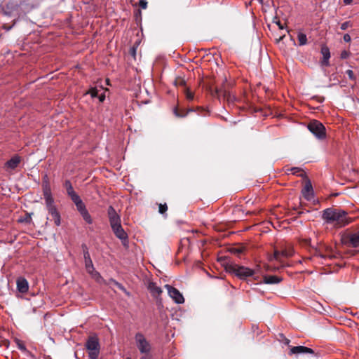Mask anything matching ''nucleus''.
I'll return each instance as SVG.
<instances>
[{
    "label": "nucleus",
    "mask_w": 359,
    "mask_h": 359,
    "mask_svg": "<svg viewBox=\"0 0 359 359\" xmlns=\"http://www.w3.org/2000/svg\"><path fill=\"white\" fill-rule=\"evenodd\" d=\"M302 194L306 201H311L313 200V190L309 181L306 182L304 187L302 190Z\"/></svg>",
    "instance_id": "9d476101"
},
{
    "label": "nucleus",
    "mask_w": 359,
    "mask_h": 359,
    "mask_svg": "<svg viewBox=\"0 0 359 359\" xmlns=\"http://www.w3.org/2000/svg\"><path fill=\"white\" fill-rule=\"evenodd\" d=\"M323 219L325 223L335 228H341L350 223L347 213L338 208H327L323 212Z\"/></svg>",
    "instance_id": "f257e3e1"
},
{
    "label": "nucleus",
    "mask_w": 359,
    "mask_h": 359,
    "mask_svg": "<svg viewBox=\"0 0 359 359\" xmlns=\"http://www.w3.org/2000/svg\"><path fill=\"white\" fill-rule=\"evenodd\" d=\"M135 48H133V54L135 55Z\"/></svg>",
    "instance_id": "c03bdc74"
},
{
    "label": "nucleus",
    "mask_w": 359,
    "mask_h": 359,
    "mask_svg": "<svg viewBox=\"0 0 359 359\" xmlns=\"http://www.w3.org/2000/svg\"><path fill=\"white\" fill-rule=\"evenodd\" d=\"M302 243H303V245H304L305 246H307V245H308V246H309V247L312 248H313V250H314V254H315L316 255L320 256V257H323V256L321 255V253H320V250H318V248H317L316 247H315V246H313V245H311V239H310V238H305V239H303V240H302Z\"/></svg>",
    "instance_id": "6ab92c4d"
},
{
    "label": "nucleus",
    "mask_w": 359,
    "mask_h": 359,
    "mask_svg": "<svg viewBox=\"0 0 359 359\" xmlns=\"http://www.w3.org/2000/svg\"><path fill=\"white\" fill-rule=\"evenodd\" d=\"M43 193L48 214L53 217L55 224L60 226L61 224L60 215L54 205V199L48 182H43Z\"/></svg>",
    "instance_id": "f03ea898"
},
{
    "label": "nucleus",
    "mask_w": 359,
    "mask_h": 359,
    "mask_svg": "<svg viewBox=\"0 0 359 359\" xmlns=\"http://www.w3.org/2000/svg\"><path fill=\"white\" fill-rule=\"evenodd\" d=\"M351 26H352L351 23L349 21H346V22H343L341 25V29L342 30H346V29H348V27H350Z\"/></svg>",
    "instance_id": "bb28decb"
},
{
    "label": "nucleus",
    "mask_w": 359,
    "mask_h": 359,
    "mask_svg": "<svg viewBox=\"0 0 359 359\" xmlns=\"http://www.w3.org/2000/svg\"><path fill=\"white\" fill-rule=\"evenodd\" d=\"M65 188L67 189V192L68 196H70V195L76 193L74 191L73 187H72L71 182L69 180L65 181Z\"/></svg>",
    "instance_id": "412c9836"
},
{
    "label": "nucleus",
    "mask_w": 359,
    "mask_h": 359,
    "mask_svg": "<svg viewBox=\"0 0 359 359\" xmlns=\"http://www.w3.org/2000/svg\"><path fill=\"white\" fill-rule=\"evenodd\" d=\"M108 216L111 229L121 225L120 216L112 206L108 208Z\"/></svg>",
    "instance_id": "1a4fd4ad"
},
{
    "label": "nucleus",
    "mask_w": 359,
    "mask_h": 359,
    "mask_svg": "<svg viewBox=\"0 0 359 359\" xmlns=\"http://www.w3.org/2000/svg\"><path fill=\"white\" fill-rule=\"evenodd\" d=\"M229 270L231 272L234 273L241 278H245L247 277L252 276L257 273L256 270L236 264L229 266Z\"/></svg>",
    "instance_id": "39448f33"
},
{
    "label": "nucleus",
    "mask_w": 359,
    "mask_h": 359,
    "mask_svg": "<svg viewBox=\"0 0 359 359\" xmlns=\"http://www.w3.org/2000/svg\"><path fill=\"white\" fill-rule=\"evenodd\" d=\"M308 129L318 139H323L325 137V128L318 121L313 120L311 121L308 125Z\"/></svg>",
    "instance_id": "423d86ee"
},
{
    "label": "nucleus",
    "mask_w": 359,
    "mask_h": 359,
    "mask_svg": "<svg viewBox=\"0 0 359 359\" xmlns=\"http://www.w3.org/2000/svg\"><path fill=\"white\" fill-rule=\"evenodd\" d=\"M126 359H131L130 358H127Z\"/></svg>",
    "instance_id": "a18cd8bd"
},
{
    "label": "nucleus",
    "mask_w": 359,
    "mask_h": 359,
    "mask_svg": "<svg viewBox=\"0 0 359 359\" xmlns=\"http://www.w3.org/2000/svg\"><path fill=\"white\" fill-rule=\"evenodd\" d=\"M81 216L83 217V219L88 223V224H92L93 223V219L90 215V214L88 213V210H86L85 212H82L81 214Z\"/></svg>",
    "instance_id": "5701e85b"
},
{
    "label": "nucleus",
    "mask_w": 359,
    "mask_h": 359,
    "mask_svg": "<svg viewBox=\"0 0 359 359\" xmlns=\"http://www.w3.org/2000/svg\"><path fill=\"white\" fill-rule=\"evenodd\" d=\"M112 230L116 236L121 240L123 242L126 241L128 238V235L122 228L121 225L112 228Z\"/></svg>",
    "instance_id": "dca6fc26"
},
{
    "label": "nucleus",
    "mask_w": 359,
    "mask_h": 359,
    "mask_svg": "<svg viewBox=\"0 0 359 359\" xmlns=\"http://www.w3.org/2000/svg\"><path fill=\"white\" fill-rule=\"evenodd\" d=\"M84 259H85V262L88 261V260H91L88 252H84Z\"/></svg>",
    "instance_id": "f704fd0d"
},
{
    "label": "nucleus",
    "mask_w": 359,
    "mask_h": 359,
    "mask_svg": "<svg viewBox=\"0 0 359 359\" xmlns=\"http://www.w3.org/2000/svg\"><path fill=\"white\" fill-rule=\"evenodd\" d=\"M147 288L151 295L155 298H158L163 292L161 288L158 286L156 283L154 282H149L148 283Z\"/></svg>",
    "instance_id": "4468645a"
},
{
    "label": "nucleus",
    "mask_w": 359,
    "mask_h": 359,
    "mask_svg": "<svg viewBox=\"0 0 359 359\" xmlns=\"http://www.w3.org/2000/svg\"><path fill=\"white\" fill-rule=\"evenodd\" d=\"M18 348L21 350H25V346L21 342H18Z\"/></svg>",
    "instance_id": "4c0bfd02"
},
{
    "label": "nucleus",
    "mask_w": 359,
    "mask_h": 359,
    "mask_svg": "<svg viewBox=\"0 0 359 359\" xmlns=\"http://www.w3.org/2000/svg\"><path fill=\"white\" fill-rule=\"evenodd\" d=\"M235 251H236L237 253H240V252H242V250H241V249H240V248H237V249H236V250H235Z\"/></svg>",
    "instance_id": "79ce46f5"
},
{
    "label": "nucleus",
    "mask_w": 359,
    "mask_h": 359,
    "mask_svg": "<svg viewBox=\"0 0 359 359\" xmlns=\"http://www.w3.org/2000/svg\"><path fill=\"white\" fill-rule=\"evenodd\" d=\"M135 345L142 355L140 359H151V344L145 336L138 332L135 336Z\"/></svg>",
    "instance_id": "7ed1b4c3"
},
{
    "label": "nucleus",
    "mask_w": 359,
    "mask_h": 359,
    "mask_svg": "<svg viewBox=\"0 0 359 359\" xmlns=\"http://www.w3.org/2000/svg\"><path fill=\"white\" fill-rule=\"evenodd\" d=\"M17 288L21 293H26L29 289L27 280L24 278H19L17 280Z\"/></svg>",
    "instance_id": "2eb2a0df"
},
{
    "label": "nucleus",
    "mask_w": 359,
    "mask_h": 359,
    "mask_svg": "<svg viewBox=\"0 0 359 359\" xmlns=\"http://www.w3.org/2000/svg\"><path fill=\"white\" fill-rule=\"evenodd\" d=\"M353 0H344V3L345 5H349L351 4Z\"/></svg>",
    "instance_id": "ea45409f"
},
{
    "label": "nucleus",
    "mask_w": 359,
    "mask_h": 359,
    "mask_svg": "<svg viewBox=\"0 0 359 359\" xmlns=\"http://www.w3.org/2000/svg\"><path fill=\"white\" fill-rule=\"evenodd\" d=\"M88 93L89 94H90L92 97H95L98 96V90L96 88H91Z\"/></svg>",
    "instance_id": "c85d7f7f"
},
{
    "label": "nucleus",
    "mask_w": 359,
    "mask_h": 359,
    "mask_svg": "<svg viewBox=\"0 0 359 359\" xmlns=\"http://www.w3.org/2000/svg\"><path fill=\"white\" fill-rule=\"evenodd\" d=\"M291 172L293 175H302V170L299 168H291Z\"/></svg>",
    "instance_id": "cd10ccee"
},
{
    "label": "nucleus",
    "mask_w": 359,
    "mask_h": 359,
    "mask_svg": "<svg viewBox=\"0 0 359 359\" xmlns=\"http://www.w3.org/2000/svg\"><path fill=\"white\" fill-rule=\"evenodd\" d=\"M168 210V206L166 204H159L158 205V212L161 214H164Z\"/></svg>",
    "instance_id": "a878e982"
},
{
    "label": "nucleus",
    "mask_w": 359,
    "mask_h": 359,
    "mask_svg": "<svg viewBox=\"0 0 359 359\" xmlns=\"http://www.w3.org/2000/svg\"><path fill=\"white\" fill-rule=\"evenodd\" d=\"M69 196L71 198V199L72 200L75 205L82 201V200L76 193H74Z\"/></svg>",
    "instance_id": "b1692460"
},
{
    "label": "nucleus",
    "mask_w": 359,
    "mask_h": 359,
    "mask_svg": "<svg viewBox=\"0 0 359 359\" xmlns=\"http://www.w3.org/2000/svg\"><path fill=\"white\" fill-rule=\"evenodd\" d=\"M348 55H349V53L346 50L342 51L341 53V57L342 59L347 58L348 57Z\"/></svg>",
    "instance_id": "72a5a7b5"
},
{
    "label": "nucleus",
    "mask_w": 359,
    "mask_h": 359,
    "mask_svg": "<svg viewBox=\"0 0 359 359\" xmlns=\"http://www.w3.org/2000/svg\"><path fill=\"white\" fill-rule=\"evenodd\" d=\"M344 40L346 41V42H349L351 41V36L349 34H346L344 35Z\"/></svg>",
    "instance_id": "c9c22d12"
},
{
    "label": "nucleus",
    "mask_w": 359,
    "mask_h": 359,
    "mask_svg": "<svg viewBox=\"0 0 359 359\" xmlns=\"http://www.w3.org/2000/svg\"><path fill=\"white\" fill-rule=\"evenodd\" d=\"M86 271L91 276L93 272H95L96 270L95 269L94 266H92V269H87Z\"/></svg>",
    "instance_id": "e433bc0d"
},
{
    "label": "nucleus",
    "mask_w": 359,
    "mask_h": 359,
    "mask_svg": "<svg viewBox=\"0 0 359 359\" xmlns=\"http://www.w3.org/2000/svg\"><path fill=\"white\" fill-rule=\"evenodd\" d=\"M298 41L300 46H304L307 43L306 35L304 33L299 32L297 35Z\"/></svg>",
    "instance_id": "aec40b11"
},
{
    "label": "nucleus",
    "mask_w": 359,
    "mask_h": 359,
    "mask_svg": "<svg viewBox=\"0 0 359 359\" xmlns=\"http://www.w3.org/2000/svg\"><path fill=\"white\" fill-rule=\"evenodd\" d=\"M147 2L146 1V0H140V6L142 8L145 9L147 8Z\"/></svg>",
    "instance_id": "473e14b6"
},
{
    "label": "nucleus",
    "mask_w": 359,
    "mask_h": 359,
    "mask_svg": "<svg viewBox=\"0 0 359 359\" xmlns=\"http://www.w3.org/2000/svg\"><path fill=\"white\" fill-rule=\"evenodd\" d=\"M165 287L168 290V295L172 299V300L176 304L184 303V297L177 289H176L169 285H165Z\"/></svg>",
    "instance_id": "6e6552de"
},
{
    "label": "nucleus",
    "mask_w": 359,
    "mask_h": 359,
    "mask_svg": "<svg viewBox=\"0 0 359 359\" xmlns=\"http://www.w3.org/2000/svg\"><path fill=\"white\" fill-rule=\"evenodd\" d=\"M291 354H304V353H313V351L308 347L303 346H293L290 348Z\"/></svg>",
    "instance_id": "ddd939ff"
},
{
    "label": "nucleus",
    "mask_w": 359,
    "mask_h": 359,
    "mask_svg": "<svg viewBox=\"0 0 359 359\" xmlns=\"http://www.w3.org/2000/svg\"><path fill=\"white\" fill-rule=\"evenodd\" d=\"M294 253V250L291 245L286 246L281 250H275L273 255L270 257V260H277L281 262L282 257H292Z\"/></svg>",
    "instance_id": "0eeeda50"
},
{
    "label": "nucleus",
    "mask_w": 359,
    "mask_h": 359,
    "mask_svg": "<svg viewBox=\"0 0 359 359\" xmlns=\"http://www.w3.org/2000/svg\"><path fill=\"white\" fill-rule=\"evenodd\" d=\"M90 276L98 283H102L104 282V279L102 278L100 273L97 272V271H95V272H93Z\"/></svg>",
    "instance_id": "4be33fe9"
},
{
    "label": "nucleus",
    "mask_w": 359,
    "mask_h": 359,
    "mask_svg": "<svg viewBox=\"0 0 359 359\" xmlns=\"http://www.w3.org/2000/svg\"><path fill=\"white\" fill-rule=\"evenodd\" d=\"M86 347L88 351L90 359H96L100 353V344L98 338L96 336H91L86 341Z\"/></svg>",
    "instance_id": "20e7f679"
},
{
    "label": "nucleus",
    "mask_w": 359,
    "mask_h": 359,
    "mask_svg": "<svg viewBox=\"0 0 359 359\" xmlns=\"http://www.w3.org/2000/svg\"><path fill=\"white\" fill-rule=\"evenodd\" d=\"M76 206L80 214L87 210L83 201H81L80 203L76 204Z\"/></svg>",
    "instance_id": "393cba45"
},
{
    "label": "nucleus",
    "mask_w": 359,
    "mask_h": 359,
    "mask_svg": "<svg viewBox=\"0 0 359 359\" xmlns=\"http://www.w3.org/2000/svg\"><path fill=\"white\" fill-rule=\"evenodd\" d=\"M282 279L276 276H269L264 277V283L266 284H277L279 283Z\"/></svg>",
    "instance_id": "a211bd4d"
},
{
    "label": "nucleus",
    "mask_w": 359,
    "mask_h": 359,
    "mask_svg": "<svg viewBox=\"0 0 359 359\" xmlns=\"http://www.w3.org/2000/svg\"><path fill=\"white\" fill-rule=\"evenodd\" d=\"M85 265H86V269H92V266H93L92 260H88V261L85 262Z\"/></svg>",
    "instance_id": "2f4dec72"
},
{
    "label": "nucleus",
    "mask_w": 359,
    "mask_h": 359,
    "mask_svg": "<svg viewBox=\"0 0 359 359\" xmlns=\"http://www.w3.org/2000/svg\"><path fill=\"white\" fill-rule=\"evenodd\" d=\"M97 97H99L100 102H103L105 99V95L104 94H102L100 95H98Z\"/></svg>",
    "instance_id": "58836bf2"
},
{
    "label": "nucleus",
    "mask_w": 359,
    "mask_h": 359,
    "mask_svg": "<svg viewBox=\"0 0 359 359\" xmlns=\"http://www.w3.org/2000/svg\"><path fill=\"white\" fill-rule=\"evenodd\" d=\"M346 243L353 248H359V231L348 234Z\"/></svg>",
    "instance_id": "9b49d317"
},
{
    "label": "nucleus",
    "mask_w": 359,
    "mask_h": 359,
    "mask_svg": "<svg viewBox=\"0 0 359 359\" xmlns=\"http://www.w3.org/2000/svg\"><path fill=\"white\" fill-rule=\"evenodd\" d=\"M186 97L189 100H192L194 99V94L189 89L186 90Z\"/></svg>",
    "instance_id": "c756f323"
},
{
    "label": "nucleus",
    "mask_w": 359,
    "mask_h": 359,
    "mask_svg": "<svg viewBox=\"0 0 359 359\" xmlns=\"http://www.w3.org/2000/svg\"><path fill=\"white\" fill-rule=\"evenodd\" d=\"M346 74L348 75V78L351 80H354L355 79L353 72L351 69H348L346 71Z\"/></svg>",
    "instance_id": "7c9ffc66"
},
{
    "label": "nucleus",
    "mask_w": 359,
    "mask_h": 359,
    "mask_svg": "<svg viewBox=\"0 0 359 359\" xmlns=\"http://www.w3.org/2000/svg\"><path fill=\"white\" fill-rule=\"evenodd\" d=\"M277 25H278V27H279V28H280V29H283V25L280 24V22H277Z\"/></svg>",
    "instance_id": "a19ab883"
},
{
    "label": "nucleus",
    "mask_w": 359,
    "mask_h": 359,
    "mask_svg": "<svg viewBox=\"0 0 359 359\" xmlns=\"http://www.w3.org/2000/svg\"><path fill=\"white\" fill-rule=\"evenodd\" d=\"M21 159L18 156H14L9 161H8L5 164V168L7 171H11L15 169L19 163H20Z\"/></svg>",
    "instance_id": "f8f14e48"
},
{
    "label": "nucleus",
    "mask_w": 359,
    "mask_h": 359,
    "mask_svg": "<svg viewBox=\"0 0 359 359\" xmlns=\"http://www.w3.org/2000/svg\"><path fill=\"white\" fill-rule=\"evenodd\" d=\"M285 343L286 344H289V343H290V340H289V339H285Z\"/></svg>",
    "instance_id": "37998d69"
},
{
    "label": "nucleus",
    "mask_w": 359,
    "mask_h": 359,
    "mask_svg": "<svg viewBox=\"0 0 359 359\" xmlns=\"http://www.w3.org/2000/svg\"><path fill=\"white\" fill-rule=\"evenodd\" d=\"M321 53L323 55V60L321 61L322 65L328 66L329 59L330 57V53L329 48L326 46L322 47Z\"/></svg>",
    "instance_id": "f3484780"
}]
</instances>
